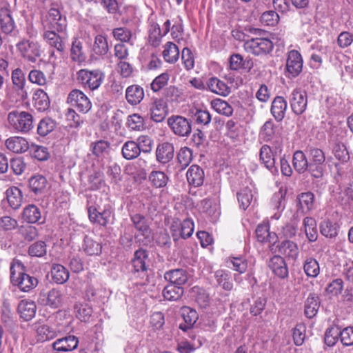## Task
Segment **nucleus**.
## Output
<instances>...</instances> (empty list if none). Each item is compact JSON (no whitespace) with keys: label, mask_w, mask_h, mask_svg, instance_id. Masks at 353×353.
Listing matches in <instances>:
<instances>
[{"label":"nucleus","mask_w":353,"mask_h":353,"mask_svg":"<svg viewBox=\"0 0 353 353\" xmlns=\"http://www.w3.org/2000/svg\"><path fill=\"white\" fill-rule=\"evenodd\" d=\"M63 295L60 290L52 289L48 292L44 293L40 296L42 304L49 306L52 309H57L63 305Z\"/></svg>","instance_id":"f3484780"},{"label":"nucleus","mask_w":353,"mask_h":353,"mask_svg":"<svg viewBox=\"0 0 353 353\" xmlns=\"http://www.w3.org/2000/svg\"><path fill=\"white\" fill-rule=\"evenodd\" d=\"M237 199L239 203L240 208L243 210L247 209L253 199L252 190L249 188H245L237 194Z\"/></svg>","instance_id":"052dcab7"},{"label":"nucleus","mask_w":353,"mask_h":353,"mask_svg":"<svg viewBox=\"0 0 353 353\" xmlns=\"http://www.w3.org/2000/svg\"><path fill=\"white\" fill-rule=\"evenodd\" d=\"M23 219L28 223H37L41 218V212L34 205H29L23 209Z\"/></svg>","instance_id":"09e8293b"},{"label":"nucleus","mask_w":353,"mask_h":353,"mask_svg":"<svg viewBox=\"0 0 353 353\" xmlns=\"http://www.w3.org/2000/svg\"><path fill=\"white\" fill-rule=\"evenodd\" d=\"M108 50L107 39L101 34L97 35L92 46L93 52L98 56H104L108 53Z\"/></svg>","instance_id":"49530a36"},{"label":"nucleus","mask_w":353,"mask_h":353,"mask_svg":"<svg viewBox=\"0 0 353 353\" xmlns=\"http://www.w3.org/2000/svg\"><path fill=\"white\" fill-rule=\"evenodd\" d=\"M168 113L167 103L161 98H156L153 100L150 106V119L154 122L163 121Z\"/></svg>","instance_id":"dca6fc26"},{"label":"nucleus","mask_w":353,"mask_h":353,"mask_svg":"<svg viewBox=\"0 0 353 353\" xmlns=\"http://www.w3.org/2000/svg\"><path fill=\"white\" fill-rule=\"evenodd\" d=\"M10 281L23 292H29L38 284L37 278L24 272V266L19 261H14L10 265Z\"/></svg>","instance_id":"f257e3e1"},{"label":"nucleus","mask_w":353,"mask_h":353,"mask_svg":"<svg viewBox=\"0 0 353 353\" xmlns=\"http://www.w3.org/2000/svg\"><path fill=\"white\" fill-rule=\"evenodd\" d=\"M121 152L123 157L128 160L136 159L141 153L137 142L134 141L125 142L122 147Z\"/></svg>","instance_id":"a18cd8bd"},{"label":"nucleus","mask_w":353,"mask_h":353,"mask_svg":"<svg viewBox=\"0 0 353 353\" xmlns=\"http://www.w3.org/2000/svg\"><path fill=\"white\" fill-rule=\"evenodd\" d=\"M170 74L168 72H163L156 77L150 83V88L154 92H157L163 88L168 83Z\"/></svg>","instance_id":"0e129e2a"},{"label":"nucleus","mask_w":353,"mask_h":353,"mask_svg":"<svg viewBox=\"0 0 353 353\" xmlns=\"http://www.w3.org/2000/svg\"><path fill=\"white\" fill-rule=\"evenodd\" d=\"M276 127L272 120L267 121L261 127L259 136L264 141H270L274 137Z\"/></svg>","instance_id":"6e6d98bb"},{"label":"nucleus","mask_w":353,"mask_h":353,"mask_svg":"<svg viewBox=\"0 0 353 353\" xmlns=\"http://www.w3.org/2000/svg\"><path fill=\"white\" fill-rule=\"evenodd\" d=\"M0 26L5 34H10L15 28V23L10 14L5 11L0 14Z\"/></svg>","instance_id":"3c124183"},{"label":"nucleus","mask_w":353,"mask_h":353,"mask_svg":"<svg viewBox=\"0 0 353 353\" xmlns=\"http://www.w3.org/2000/svg\"><path fill=\"white\" fill-rule=\"evenodd\" d=\"M281 152L282 148L280 146H276L273 150L270 145L264 144L260 148L259 161L273 174H278V169L275 165V157Z\"/></svg>","instance_id":"1a4fd4ad"},{"label":"nucleus","mask_w":353,"mask_h":353,"mask_svg":"<svg viewBox=\"0 0 353 353\" xmlns=\"http://www.w3.org/2000/svg\"><path fill=\"white\" fill-rule=\"evenodd\" d=\"M44 241H39L30 245L28 254L31 256L42 257L46 254L47 248Z\"/></svg>","instance_id":"338daca9"},{"label":"nucleus","mask_w":353,"mask_h":353,"mask_svg":"<svg viewBox=\"0 0 353 353\" xmlns=\"http://www.w3.org/2000/svg\"><path fill=\"white\" fill-rule=\"evenodd\" d=\"M226 263L229 268L239 274L245 273L248 268V262L244 256H230Z\"/></svg>","instance_id":"4c0bfd02"},{"label":"nucleus","mask_w":353,"mask_h":353,"mask_svg":"<svg viewBox=\"0 0 353 353\" xmlns=\"http://www.w3.org/2000/svg\"><path fill=\"white\" fill-rule=\"evenodd\" d=\"M292 163L295 170L300 174L307 170L309 164L305 154L301 150L294 153Z\"/></svg>","instance_id":"c03bdc74"},{"label":"nucleus","mask_w":353,"mask_h":353,"mask_svg":"<svg viewBox=\"0 0 353 353\" xmlns=\"http://www.w3.org/2000/svg\"><path fill=\"white\" fill-rule=\"evenodd\" d=\"M6 196L10 206L14 210L18 209L22 204L23 196L21 191L15 186L6 190Z\"/></svg>","instance_id":"c9c22d12"},{"label":"nucleus","mask_w":353,"mask_h":353,"mask_svg":"<svg viewBox=\"0 0 353 353\" xmlns=\"http://www.w3.org/2000/svg\"><path fill=\"white\" fill-rule=\"evenodd\" d=\"M10 125L17 132L26 133L33 128V117L25 111H12L8 115Z\"/></svg>","instance_id":"7ed1b4c3"},{"label":"nucleus","mask_w":353,"mask_h":353,"mask_svg":"<svg viewBox=\"0 0 353 353\" xmlns=\"http://www.w3.org/2000/svg\"><path fill=\"white\" fill-rule=\"evenodd\" d=\"M126 125L131 130L141 131L145 128L143 118L139 114L129 115Z\"/></svg>","instance_id":"13d9d810"},{"label":"nucleus","mask_w":353,"mask_h":353,"mask_svg":"<svg viewBox=\"0 0 353 353\" xmlns=\"http://www.w3.org/2000/svg\"><path fill=\"white\" fill-rule=\"evenodd\" d=\"M34 330L37 333V339L38 341L44 342L53 339L59 334L69 331V322L57 321L53 324H34Z\"/></svg>","instance_id":"f03ea898"},{"label":"nucleus","mask_w":353,"mask_h":353,"mask_svg":"<svg viewBox=\"0 0 353 353\" xmlns=\"http://www.w3.org/2000/svg\"><path fill=\"white\" fill-rule=\"evenodd\" d=\"M78 339L74 336H68L57 339L53 343V347L57 352H68L76 349L78 346Z\"/></svg>","instance_id":"a878e982"},{"label":"nucleus","mask_w":353,"mask_h":353,"mask_svg":"<svg viewBox=\"0 0 353 353\" xmlns=\"http://www.w3.org/2000/svg\"><path fill=\"white\" fill-rule=\"evenodd\" d=\"M149 180L157 188L165 187L169 180L165 172L161 171H152L149 175Z\"/></svg>","instance_id":"5fc2aeb1"},{"label":"nucleus","mask_w":353,"mask_h":353,"mask_svg":"<svg viewBox=\"0 0 353 353\" xmlns=\"http://www.w3.org/2000/svg\"><path fill=\"white\" fill-rule=\"evenodd\" d=\"M243 48L248 53L256 56H263L272 52L274 45L269 39L256 37L245 41L243 43Z\"/></svg>","instance_id":"39448f33"},{"label":"nucleus","mask_w":353,"mask_h":353,"mask_svg":"<svg viewBox=\"0 0 353 353\" xmlns=\"http://www.w3.org/2000/svg\"><path fill=\"white\" fill-rule=\"evenodd\" d=\"M303 224L305 235L309 241H316L318 237V231L315 219L312 217H305L303 219Z\"/></svg>","instance_id":"ea45409f"},{"label":"nucleus","mask_w":353,"mask_h":353,"mask_svg":"<svg viewBox=\"0 0 353 353\" xmlns=\"http://www.w3.org/2000/svg\"><path fill=\"white\" fill-rule=\"evenodd\" d=\"M320 305L319 296L314 293H310L305 301V314L311 319L316 316Z\"/></svg>","instance_id":"7c9ffc66"},{"label":"nucleus","mask_w":353,"mask_h":353,"mask_svg":"<svg viewBox=\"0 0 353 353\" xmlns=\"http://www.w3.org/2000/svg\"><path fill=\"white\" fill-rule=\"evenodd\" d=\"M286 109L287 102L283 97L278 96L274 99L271 106V113L277 121L283 120Z\"/></svg>","instance_id":"c85d7f7f"},{"label":"nucleus","mask_w":353,"mask_h":353,"mask_svg":"<svg viewBox=\"0 0 353 353\" xmlns=\"http://www.w3.org/2000/svg\"><path fill=\"white\" fill-rule=\"evenodd\" d=\"M167 123L172 132L179 137H188L192 132L191 121L182 116L172 115Z\"/></svg>","instance_id":"9d476101"},{"label":"nucleus","mask_w":353,"mask_h":353,"mask_svg":"<svg viewBox=\"0 0 353 353\" xmlns=\"http://www.w3.org/2000/svg\"><path fill=\"white\" fill-rule=\"evenodd\" d=\"M214 279L219 286L223 290L230 291L233 288L230 273L225 270H218L214 272Z\"/></svg>","instance_id":"72a5a7b5"},{"label":"nucleus","mask_w":353,"mask_h":353,"mask_svg":"<svg viewBox=\"0 0 353 353\" xmlns=\"http://www.w3.org/2000/svg\"><path fill=\"white\" fill-rule=\"evenodd\" d=\"M303 270L308 277H317L320 273L319 262L314 258H307L303 263Z\"/></svg>","instance_id":"de8ad7c7"},{"label":"nucleus","mask_w":353,"mask_h":353,"mask_svg":"<svg viewBox=\"0 0 353 353\" xmlns=\"http://www.w3.org/2000/svg\"><path fill=\"white\" fill-rule=\"evenodd\" d=\"M164 279L171 285L181 287L186 283L188 279L186 270L183 269H174L167 271L164 274Z\"/></svg>","instance_id":"aec40b11"},{"label":"nucleus","mask_w":353,"mask_h":353,"mask_svg":"<svg viewBox=\"0 0 353 353\" xmlns=\"http://www.w3.org/2000/svg\"><path fill=\"white\" fill-rule=\"evenodd\" d=\"M54 126L55 124L51 119L44 118L38 124L37 132L40 136L45 137L53 130Z\"/></svg>","instance_id":"774afa93"},{"label":"nucleus","mask_w":353,"mask_h":353,"mask_svg":"<svg viewBox=\"0 0 353 353\" xmlns=\"http://www.w3.org/2000/svg\"><path fill=\"white\" fill-rule=\"evenodd\" d=\"M332 153L336 159L342 163L347 162L350 159V154L345 145L342 143H335L333 148Z\"/></svg>","instance_id":"680f3d73"},{"label":"nucleus","mask_w":353,"mask_h":353,"mask_svg":"<svg viewBox=\"0 0 353 353\" xmlns=\"http://www.w3.org/2000/svg\"><path fill=\"white\" fill-rule=\"evenodd\" d=\"M303 69V59L301 54L295 50L288 52L286 60V76L288 77H297Z\"/></svg>","instance_id":"f8f14e48"},{"label":"nucleus","mask_w":353,"mask_h":353,"mask_svg":"<svg viewBox=\"0 0 353 353\" xmlns=\"http://www.w3.org/2000/svg\"><path fill=\"white\" fill-rule=\"evenodd\" d=\"M70 56L74 61L81 62L85 59L82 43L77 39H74L72 41Z\"/></svg>","instance_id":"69168bd1"},{"label":"nucleus","mask_w":353,"mask_h":353,"mask_svg":"<svg viewBox=\"0 0 353 353\" xmlns=\"http://www.w3.org/2000/svg\"><path fill=\"white\" fill-rule=\"evenodd\" d=\"M290 103L294 114L298 115L303 114L307 108V93L299 88L293 90L290 94Z\"/></svg>","instance_id":"ddd939ff"},{"label":"nucleus","mask_w":353,"mask_h":353,"mask_svg":"<svg viewBox=\"0 0 353 353\" xmlns=\"http://www.w3.org/2000/svg\"><path fill=\"white\" fill-rule=\"evenodd\" d=\"M207 86L212 92L222 97H227L231 92L230 88L216 77L210 78L207 81Z\"/></svg>","instance_id":"5701e85b"},{"label":"nucleus","mask_w":353,"mask_h":353,"mask_svg":"<svg viewBox=\"0 0 353 353\" xmlns=\"http://www.w3.org/2000/svg\"><path fill=\"white\" fill-rule=\"evenodd\" d=\"M103 74L99 70L81 69L77 72L79 82L85 88L94 90L99 88L103 80Z\"/></svg>","instance_id":"423d86ee"},{"label":"nucleus","mask_w":353,"mask_h":353,"mask_svg":"<svg viewBox=\"0 0 353 353\" xmlns=\"http://www.w3.org/2000/svg\"><path fill=\"white\" fill-rule=\"evenodd\" d=\"M88 210L90 220L103 226H105L109 223L113 213V210L110 205H105L101 210L90 206Z\"/></svg>","instance_id":"4468645a"},{"label":"nucleus","mask_w":353,"mask_h":353,"mask_svg":"<svg viewBox=\"0 0 353 353\" xmlns=\"http://www.w3.org/2000/svg\"><path fill=\"white\" fill-rule=\"evenodd\" d=\"M113 37L118 41L123 43H128L131 45L133 44L135 37L133 35L132 31L125 27H120L113 29Z\"/></svg>","instance_id":"37998d69"},{"label":"nucleus","mask_w":353,"mask_h":353,"mask_svg":"<svg viewBox=\"0 0 353 353\" xmlns=\"http://www.w3.org/2000/svg\"><path fill=\"white\" fill-rule=\"evenodd\" d=\"M271 205L274 210H276L272 218L278 220L281 217V212L285 209V194L283 191L279 190L274 194L271 199Z\"/></svg>","instance_id":"473e14b6"},{"label":"nucleus","mask_w":353,"mask_h":353,"mask_svg":"<svg viewBox=\"0 0 353 353\" xmlns=\"http://www.w3.org/2000/svg\"><path fill=\"white\" fill-rule=\"evenodd\" d=\"M43 24L46 30L63 32L66 30L67 20L58 8L52 7L49 10Z\"/></svg>","instance_id":"6e6552de"},{"label":"nucleus","mask_w":353,"mask_h":353,"mask_svg":"<svg viewBox=\"0 0 353 353\" xmlns=\"http://www.w3.org/2000/svg\"><path fill=\"white\" fill-rule=\"evenodd\" d=\"M174 145L168 142H164L159 144L157 148V159L161 163L170 162L174 157Z\"/></svg>","instance_id":"4be33fe9"},{"label":"nucleus","mask_w":353,"mask_h":353,"mask_svg":"<svg viewBox=\"0 0 353 353\" xmlns=\"http://www.w3.org/2000/svg\"><path fill=\"white\" fill-rule=\"evenodd\" d=\"M186 176L190 185L199 187L203 183L205 175L201 167L197 165H192L188 170Z\"/></svg>","instance_id":"b1692460"},{"label":"nucleus","mask_w":353,"mask_h":353,"mask_svg":"<svg viewBox=\"0 0 353 353\" xmlns=\"http://www.w3.org/2000/svg\"><path fill=\"white\" fill-rule=\"evenodd\" d=\"M320 232L327 238H335L339 232V225L336 223L328 219L321 221L320 226Z\"/></svg>","instance_id":"58836bf2"},{"label":"nucleus","mask_w":353,"mask_h":353,"mask_svg":"<svg viewBox=\"0 0 353 353\" xmlns=\"http://www.w3.org/2000/svg\"><path fill=\"white\" fill-rule=\"evenodd\" d=\"M279 252L292 259H296L299 254L297 245L291 241H284L279 246Z\"/></svg>","instance_id":"8fccbe9b"},{"label":"nucleus","mask_w":353,"mask_h":353,"mask_svg":"<svg viewBox=\"0 0 353 353\" xmlns=\"http://www.w3.org/2000/svg\"><path fill=\"white\" fill-rule=\"evenodd\" d=\"M51 274L53 281L58 284H63L69 279L68 270L60 264H54L52 265Z\"/></svg>","instance_id":"a19ab883"},{"label":"nucleus","mask_w":353,"mask_h":353,"mask_svg":"<svg viewBox=\"0 0 353 353\" xmlns=\"http://www.w3.org/2000/svg\"><path fill=\"white\" fill-rule=\"evenodd\" d=\"M46 179L41 175L32 176L29 181L30 188L35 194L41 193L46 188Z\"/></svg>","instance_id":"e2e57ef3"},{"label":"nucleus","mask_w":353,"mask_h":353,"mask_svg":"<svg viewBox=\"0 0 353 353\" xmlns=\"http://www.w3.org/2000/svg\"><path fill=\"white\" fill-rule=\"evenodd\" d=\"M7 148L14 153H23L26 152L30 145L28 141L21 137H12L6 141Z\"/></svg>","instance_id":"412c9836"},{"label":"nucleus","mask_w":353,"mask_h":353,"mask_svg":"<svg viewBox=\"0 0 353 353\" xmlns=\"http://www.w3.org/2000/svg\"><path fill=\"white\" fill-rule=\"evenodd\" d=\"M299 202V210L303 214H307L309 212L314 206V194L310 192H304L301 194L298 198Z\"/></svg>","instance_id":"e433bc0d"},{"label":"nucleus","mask_w":353,"mask_h":353,"mask_svg":"<svg viewBox=\"0 0 353 353\" xmlns=\"http://www.w3.org/2000/svg\"><path fill=\"white\" fill-rule=\"evenodd\" d=\"M16 47L21 57L31 63H35L41 54L40 44L33 40L23 39Z\"/></svg>","instance_id":"0eeeda50"},{"label":"nucleus","mask_w":353,"mask_h":353,"mask_svg":"<svg viewBox=\"0 0 353 353\" xmlns=\"http://www.w3.org/2000/svg\"><path fill=\"white\" fill-rule=\"evenodd\" d=\"M183 294V288L182 287L168 285L165 286L163 290L164 298L168 301H176L179 299Z\"/></svg>","instance_id":"864d4df0"},{"label":"nucleus","mask_w":353,"mask_h":353,"mask_svg":"<svg viewBox=\"0 0 353 353\" xmlns=\"http://www.w3.org/2000/svg\"><path fill=\"white\" fill-rule=\"evenodd\" d=\"M148 259V254L145 250L139 249L134 252V258L132 260L131 272L134 277L141 279V283L145 285L149 282L148 268L145 265V260Z\"/></svg>","instance_id":"20e7f679"},{"label":"nucleus","mask_w":353,"mask_h":353,"mask_svg":"<svg viewBox=\"0 0 353 353\" xmlns=\"http://www.w3.org/2000/svg\"><path fill=\"white\" fill-rule=\"evenodd\" d=\"M181 315L185 323L180 324L179 328L183 331H187L192 327L198 319V314L195 310L189 307H185L181 310Z\"/></svg>","instance_id":"2f4dec72"},{"label":"nucleus","mask_w":353,"mask_h":353,"mask_svg":"<svg viewBox=\"0 0 353 353\" xmlns=\"http://www.w3.org/2000/svg\"><path fill=\"white\" fill-rule=\"evenodd\" d=\"M131 221H132L135 228L141 232L142 235L146 236L150 232V228L147 223L145 218L143 216L139 214H136L131 216Z\"/></svg>","instance_id":"4d7b16f0"},{"label":"nucleus","mask_w":353,"mask_h":353,"mask_svg":"<svg viewBox=\"0 0 353 353\" xmlns=\"http://www.w3.org/2000/svg\"><path fill=\"white\" fill-rule=\"evenodd\" d=\"M144 98V90L139 85H132L127 88L125 90V99L128 103L132 105H135L141 103Z\"/></svg>","instance_id":"393cba45"},{"label":"nucleus","mask_w":353,"mask_h":353,"mask_svg":"<svg viewBox=\"0 0 353 353\" xmlns=\"http://www.w3.org/2000/svg\"><path fill=\"white\" fill-rule=\"evenodd\" d=\"M83 250L88 255H99L101 252L102 246L101 243L93 238L85 236L83 245Z\"/></svg>","instance_id":"79ce46f5"},{"label":"nucleus","mask_w":353,"mask_h":353,"mask_svg":"<svg viewBox=\"0 0 353 353\" xmlns=\"http://www.w3.org/2000/svg\"><path fill=\"white\" fill-rule=\"evenodd\" d=\"M268 266L272 272L281 279H285L288 276V268L285 261L279 255L272 256L269 261Z\"/></svg>","instance_id":"6ab92c4d"},{"label":"nucleus","mask_w":353,"mask_h":353,"mask_svg":"<svg viewBox=\"0 0 353 353\" xmlns=\"http://www.w3.org/2000/svg\"><path fill=\"white\" fill-rule=\"evenodd\" d=\"M18 232L27 241H32L38 236L37 228L28 223L21 225Z\"/></svg>","instance_id":"bf43d9fd"},{"label":"nucleus","mask_w":353,"mask_h":353,"mask_svg":"<svg viewBox=\"0 0 353 353\" xmlns=\"http://www.w3.org/2000/svg\"><path fill=\"white\" fill-rule=\"evenodd\" d=\"M210 105L212 108L219 114L228 117L233 114L234 110L232 106L221 99L216 98L212 100Z\"/></svg>","instance_id":"f704fd0d"},{"label":"nucleus","mask_w":353,"mask_h":353,"mask_svg":"<svg viewBox=\"0 0 353 353\" xmlns=\"http://www.w3.org/2000/svg\"><path fill=\"white\" fill-rule=\"evenodd\" d=\"M148 42L153 47H158L161 41V34L159 26L152 23L148 29Z\"/></svg>","instance_id":"603ef678"},{"label":"nucleus","mask_w":353,"mask_h":353,"mask_svg":"<svg viewBox=\"0 0 353 353\" xmlns=\"http://www.w3.org/2000/svg\"><path fill=\"white\" fill-rule=\"evenodd\" d=\"M37 306L31 300H21L18 305V312L25 321L32 319L36 314Z\"/></svg>","instance_id":"cd10ccee"},{"label":"nucleus","mask_w":353,"mask_h":353,"mask_svg":"<svg viewBox=\"0 0 353 353\" xmlns=\"http://www.w3.org/2000/svg\"><path fill=\"white\" fill-rule=\"evenodd\" d=\"M34 107L39 112H44L50 107V101L47 93L42 89H37L33 94Z\"/></svg>","instance_id":"bb28decb"},{"label":"nucleus","mask_w":353,"mask_h":353,"mask_svg":"<svg viewBox=\"0 0 353 353\" xmlns=\"http://www.w3.org/2000/svg\"><path fill=\"white\" fill-rule=\"evenodd\" d=\"M12 82L14 89L18 92L23 100L28 98V94L25 88L26 81L25 74L19 68L14 69L12 72Z\"/></svg>","instance_id":"a211bd4d"},{"label":"nucleus","mask_w":353,"mask_h":353,"mask_svg":"<svg viewBox=\"0 0 353 353\" xmlns=\"http://www.w3.org/2000/svg\"><path fill=\"white\" fill-rule=\"evenodd\" d=\"M162 52L164 61L170 64L175 63L179 58L180 52L178 46L170 41L167 42L163 46Z\"/></svg>","instance_id":"c756f323"},{"label":"nucleus","mask_w":353,"mask_h":353,"mask_svg":"<svg viewBox=\"0 0 353 353\" xmlns=\"http://www.w3.org/2000/svg\"><path fill=\"white\" fill-rule=\"evenodd\" d=\"M67 100L71 106L76 108L78 111L82 113L88 112L92 107V103L88 97L79 90H72L69 93Z\"/></svg>","instance_id":"9b49d317"},{"label":"nucleus","mask_w":353,"mask_h":353,"mask_svg":"<svg viewBox=\"0 0 353 353\" xmlns=\"http://www.w3.org/2000/svg\"><path fill=\"white\" fill-rule=\"evenodd\" d=\"M54 30H45L43 34V39L48 44L54 48L60 54L65 49L66 34L63 32H56Z\"/></svg>","instance_id":"2eb2a0df"}]
</instances>
